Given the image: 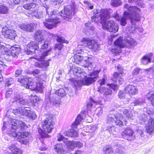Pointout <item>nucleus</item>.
Masks as SVG:
<instances>
[{"instance_id": "nucleus-43", "label": "nucleus", "mask_w": 154, "mask_h": 154, "mask_svg": "<svg viewBox=\"0 0 154 154\" xmlns=\"http://www.w3.org/2000/svg\"><path fill=\"white\" fill-rule=\"evenodd\" d=\"M121 0H111L110 2L111 5L114 7L119 6L122 5Z\"/></svg>"}, {"instance_id": "nucleus-36", "label": "nucleus", "mask_w": 154, "mask_h": 154, "mask_svg": "<svg viewBox=\"0 0 154 154\" xmlns=\"http://www.w3.org/2000/svg\"><path fill=\"white\" fill-rule=\"evenodd\" d=\"M89 25L88 23H86L85 24V26L87 27L88 31H86L85 34L87 35H93L94 33V27L91 26H89Z\"/></svg>"}, {"instance_id": "nucleus-2", "label": "nucleus", "mask_w": 154, "mask_h": 154, "mask_svg": "<svg viewBox=\"0 0 154 154\" xmlns=\"http://www.w3.org/2000/svg\"><path fill=\"white\" fill-rule=\"evenodd\" d=\"M94 15L91 17L92 20L97 22L100 19L103 22L102 23V27L103 29L113 33H116L118 31L119 27L118 25L112 20L105 22L106 20L110 17L109 12L103 10H101L99 13L97 9L94 10Z\"/></svg>"}, {"instance_id": "nucleus-54", "label": "nucleus", "mask_w": 154, "mask_h": 154, "mask_svg": "<svg viewBox=\"0 0 154 154\" xmlns=\"http://www.w3.org/2000/svg\"><path fill=\"white\" fill-rule=\"evenodd\" d=\"M84 3L88 5V7L90 8V9H93V5H92L90 2H89L88 1H85Z\"/></svg>"}, {"instance_id": "nucleus-27", "label": "nucleus", "mask_w": 154, "mask_h": 154, "mask_svg": "<svg viewBox=\"0 0 154 154\" xmlns=\"http://www.w3.org/2000/svg\"><path fill=\"white\" fill-rule=\"evenodd\" d=\"M73 72L74 74L78 78L81 77H85V72H82L80 68L74 66L72 68Z\"/></svg>"}, {"instance_id": "nucleus-29", "label": "nucleus", "mask_w": 154, "mask_h": 154, "mask_svg": "<svg viewBox=\"0 0 154 154\" xmlns=\"http://www.w3.org/2000/svg\"><path fill=\"white\" fill-rule=\"evenodd\" d=\"M9 149L12 152H8L6 154H23V151L22 150L17 148L15 145H11L9 146Z\"/></svg>"}, {"instance_id": "nucleus-3", "label": "nucleus", "mask_w": 154, "mask_h": 154, "mask_svg": "<svg viewBox=\"0 0 154 154\" xmlns=\"http://www.w3.org/2000/svg\"><path fill=\"white\" fill-rule=\"evenodd\" d=\"M28 127L27 125L21 121L15 119H10L7 122H4L3 123V130L7 129L10 132L17 131L18 132L26 129Z\"/></svg>"}, {"instance_id": "nucleus-12", "label": "nucleus", "mask_w": 154, "mask_h": 154, "mask_svg": "<svg viewBox=\"0 0 154 154\" xmlns=\"http://www.w3.org/2000/svg\"><path fill=\"white\" fill-rule=\"evenodd\" d=\"M108 85L109 88H100L98 90L100 93L101 94L104 93V95L106 98H107L108 96H111L112 93V89L114 91H116L118 88V86L116 85L110 84H109Z\"/></svg>"}, {"instance_id": "nucleus-57", "label": "nucleus", "mask_w": 154, "mask_h": 154, "mask_svg": "<svg viewBox=\"0 0 154 154\" xmlns=\"http://www.w3.org/2000/svg\"><path fill=\"white\" fill-rule=\"evenodd\" d=\"M105 79L104 78H103L102 79L99 80L98 81V83L101 86H102L105 84Z\"/></svg>"}, {"instance_id": "nucleus-44", "label": "nucleus", "mask_w": 154, "mask_h": 154, "mask_svg": "<svg viewBox=\"0 0 154 154\" xmlns=\"http://www.w3.org/2000/svg\"><path fill=\"white\" fill-rule=\"evenodd\" d=\"M59 97H63L66 95L64 90L63 89H60L57 90L55 93Z\"/></svg>"}, {"instance_id": "nucleus-60", "label": "nucleus", "mask_w": 154, "mask_h": 154, "mask_svg": "<svg viewBox=\"0 0 154 154\" xmlns=\"http://www.w3.org/2000/svg\"><path fill=\"white\" fill-rule=\"evenodd\" d=\"M119 97L120 98H122L125 97L124 93L122 91H120L119 93Z\"/></svg>"}, {"instance_id": "nucleus-16", "label": "nucleus", "mask_w": 154, "mask_h": 154, "mask_svg": "<svg viewBox=\"0 0 154 154\" xmlns=\"http://www.w3.org/2000/svg\"><path fill=\"white\" fill-rule=\"evenodd\" d=\"M122 69L121 67L118 66V69L120 72V73L115 72L113 74L112 80L117 84L118 83L119 84H121L123 81V80L121 77L123 75V74H124L123 73L121 72Z\"/></svg>"}, {"instance_id": "nucleus-25", "label": "nucleus", "mask_w": 154, "mask_h": 154, "mask_svg": "<svg viewBox=\"0 0 154 154\" xmlns=\"http://www.w3.org/2000/svg\"><path fill=\"white\" fill-rule=\"evenodd\" d=\"M146 131L147 133L150 134L154 132V119L150 118L148 121V124L146 126Z\"/></svg>"}, {"instance_id": "nucleus-7", "label": "nucleus", "mask_w": 154, "mask_h": 154, "mask_svg": "<svg viewBox=\"0 0 154 154\" xmlns=\"http://www.w3.org/2000/svg\"><path fill=\"white\" fill-rule=\"evenodd\" d=\"M75 9V3L74 2H72L71 5H68L64 8V11L62 10L59 13V15L64 19H70L74 14Z\"/></svg>"}, {"instance_id": "nucleus-50", "label": "nucleus", "mask_w": 154, "mask_h": 154, "mask_svg": "<svg viewBox=\"0 0 154 154\" xmlns=\"http://www.w3.org/2000/svg\"><path fill=\"white\" fill-rule=\"evenodd\" d=\"M38 98L36 96H34L32 97L31 100V101L33 103H36L38 101Z\"/></svg>"}, {"instance_id": "nucleus-19", "label": "nucleus", "mask_w": 154, "mask_h": 154, "mask_svg": "<svg viewBox=\"0 0 154 154\" xmlns=\"http://www.w3.org/2000/svg\"><path fill=\"white\" fill-rule=\"evenodd\" d=\"M125 92L130 95H134L136 94L138 92V90L136 87L131 85H128L124 89Z\"/></svg>"}, {"instance_id": "nucleus-41", "label": "nucleus", "mask_w": 154, "mask_h": 154, "mask_svg": "<svg viewBox=\"0 0 154 154\" xmlns=\"http://www.w3.org/2000/svg\"><path fill=\"white\" fill-rule=\"evenodd\" d=\"M54 149L55 151L58 153H64L65 152V150L62 147L61 145H55Z\"/></svg>"}, {"instance_id": "nucleus-47", "label": "nucleus", "mask_w": 154, "mask_h": 154, "mask_svg": "<svg viewBox=\"0 0 154 154\" xmlns=\"http://www.w3.org/2000/svg\"><path fill=\"white\" fill-rule=\"evenodd\" d=\"M147 98L151 100V104L154 106V94L148 93L146 94Z\"/></svg>"}, {"instance_id": "nucleus-45", "label": "nucleus", "mask_w": 154, "mask_h": 154, "mask_svg": "<svg viewBox=\"0 0 154 154\" xmlns=\"http://www.w3.org/2000/svg\"><path fill=\"white\" fill-rule=\"evenodd\" d=\"M49 42L47 41H43L41 44V42L39 44V45H40L41 48L42 49H46L48 47V45Z\"/></svg>"}, {"instance_id": "nucleus-17", "label": "nucleus", "mask_w": 154, "mask_h": 154, "mask_svg": "<svg viewBox=\"0 0 154 154\" xmlns=\"http://www.w3.org/2000/svg\"><path fill=\"white\" fill-rule=\"evenodd\" d=\"M39 44H38L36 42H32L27 45L26 49L27 50V54H32L35 53V50L39 48Z\"/></svg>"}, {"instance_id": "nucleus-46", "label": "nucleus", "mask_w": 154, "mask_h": 154, "mask_svg": "<svg viewBox=\"0 0 154 154\" xmlns=\"http://www.w3.org/2000/svg\"><path fill=\"white\" fill-rule=\"evenodd\" d=\"M144 100L139 98L137 100H135L133 103H131V105L132 106L139 105L143 103H144Z\"/></svg>"}, {"instance_id": "nucleus-11", "label": "nucleus", "mask_w": 154, "mask_h": 154, "mask_svg": "<svg viewBox=\"0 0 154 154\" xmlns=\"http://www.w3.org/2000/svg\"><path fill=\"white\" fill-rule=\"evenodd\" d=\"M18 81L21 83L26 88L34 90L35 84H34V83L32 82L31 79H28L26 76L21 77L18 79Z\"/></svg>"}, {"instance_id": "nucleus-6", "label": "nucleus", "mask_w": 154, "mask_h": 154, "mask_svg": "<svg viewBox=\"0 0 154 154\" xmlns=\"http://www.w3.org/2000/svg\"><path fill=\"white\" fill-rule=\"evenodd\" d=\"M13 113L15 115L21 116H25L33 119H35L37 117L35 113L31 110L29 107H24L21 109H17L14 110Z\"/></svg>"}, {"instance_id": "nucleus-62", "label": "nucleus", "mask_w": 154, "mask_h": 154, "mask_svg": "<svg viewBox=\"0 0 154 154\" xmlns=\"http://www.w3.org/2000/svg\"><path fill=\"white\" fill-rule=\"evenodd\" d=\"M5 54L6 55H8L10 56H12V53L11 49L10 48V50H8L6 51L5 52Z\"/></svg>"}, {"instance_id": "nucleus-51", "label": "nucleus", "mask_w": 154, "mask_h": 154, "mask_svg": "<svg viewBox=\"0 0 154 154\" xmlns=\"http://www.w3.org/2000/svg\"><path fill=\"white\" fill-rule=\"evenodd\" d=\"M108 129L110 133H112L115 131V128L114 126H109L108 127Z\"/></svg>"}, {"instance_id": "nucleus-10", "label": "nucleus", "mask_w": 154, "mask_h": 154, "mask_svg": "<svg viewBox=\"0 0 154 154\" xmlns=\"http://www.w3.org/2000/svg\"><path fill=\"white\" fill-rule=\"evenodd\" d=\"M114 120L116 125L119 126L126 125L127 121L123 119L122 114H118L116 116L114 114H110L107 118V122L110 123Z\"/></svg>"}, {"instance_id": "nucleus-24", "label": "nucleus", "mask_w": 154, "mask_h": 154, "mask_svg": "<svg viewBox=\"0 0 154 154\" xmlns=\"http://www.w3.org/2000/svg\"><path fill=\"white\" fill-rule=\"evenodd\" d=\"M36 79L37 81L35 83L34 90L41 92L45 87V84L43 81L40 78H38Z\"/></svg>"}, {"instance_id": "nucleus-38", "label": "nucleus", "mask_w": 154, "mask_h": 154, "mask_svg": "<svg viewBox=\"0 0 154 154\" xmlns=\"http://www.w3.org/2000/svg\"><path fill=\"white\" fill-rule=\"evenodd\" d=\"M84 59V62L86 63V64L83 66L85 67H87L88 69L90 70L89 66L92 65V61H93V59L91 57H88L87 59Z\"/></svg>"}, {"instance_id": "nucleus-56", "label": "nucleus", "mask_w": 154, "mask_h": 154, "mask_svg": "<svg viewBox=\"0 0 154 154\" xmlns=\"http://www.w3.org/2000/svg\"><path fill=\"white\" fill-rule=\"evenodd\" d=\"M140 70L138 68L134 69L133 72V74L134 75H137L139 73Z\"/></svg>"}, {"instance_id": "nucleus-18", "label": "nucleus", "mask_w": 154, "mask_h": 154, "mask_svg": "<svg viewBox=\"0 0 154 154\" xmlns=\"http://www.w3.org/2000/svg\"><path fill=\"white\" fill-rule=\"evenodd\" d=\"M18 27L23 31L31 32L34 29L35 24L34 23H22L18 25Z\"/></svg>"}, {"instance_id": "nucleus-52", "label": "nucleus", "mask_w": 154, "mask_h": 154, "mask_svg": "<svg viewBox=\"0 0 154 154\" xmlns=\"http://www.w3.org/2000/svg\"><path fill=\"white\" fill-rule=\"evenodd\" d=\"M50 13L47 14L48 15L49 17H51L53 15H54L57 13V11L54 10V11H51L49 12Z\"/></svg>"}, {"instance_id": "nucleus-40", "label": "nucleus", "mask_w": 154, "mask_h": 154, "mask_svg": "<svg viewBox=\"0 0 154 154\" xmlns=\"http://www.w3.org/2000/svg\"><path fill=\"white\" fill-rule=\"evenodd\" d=\"M11 49L12 54V57H16L20 52V49L19 48L12 47Z\"/></svg>"}, {"instance_id": "nucleus-37", "label": "nucleus", "mask_w": 154, "mask_h": 154, "mask_svg": "<svg viewBox=\"0 0 154 154\" xmlns=\"http://www.w3.org/2000/svg\"><path fill=\"white\" fill-rule=\"evenodd\" d=\"M51 51V49H50L45 52H43L39 56H38L36 57V59L39 61H41L44 59L46 56L48 55L49 53Z\"/></svg>"}, {"instance_id": "nucleus-32", "label": "nucleus", "mask_w": 154, "mask_h": 154, "mask_svg": "<svg viewBox=\"0 0 154 154\" xmlns=\"http://www.w3.org/2000/svg\"><path fill=\"white\" fill-rule=\"evenodd\" d=\"M83 119L80 115H78L75 121L71 125V129L76 130L77 128V125H79L80 122Z\"/></svg>"}, {"instance_id": "nucleus-64", "label": "nucleus", "mask_w": 154, "mask_h": 154, "mask_svg": "<svg viewBox=\"0 0 154 154\" xmlns=\"http://www.w3.org/2000/svg\"><path fill=\"white\" fill-rule=\"evenodd\" d=\"M60 100H58L55 99L53 101V103L54 104H60Z\"/></svg>"}, {"instance_id": "nucleus-23", "label": "nucleus", "mask_w": 154, "mask_h": 154, "mask_svg": "<svg viewBox=\"0 0 154 154\" xmlns=\"http://www.w3.org/2000/svg\"><path fill=\"white\" fill-rule=\"evenodd\" d=\"M81 79V78L79 80L73 78L71 79V84L76 90L80 89L81 87L83 85L82 80Z\"/></svg>"}, {"instance_id": "nucleus-14", "label": "nucleus", "mask_w": 154, "mask_h": 154, "mask_svg": "<svg viewBox=\"0 0 154 154\" xmlns=\"http://www.w3.org/2000/svg\"><path fill=\"white\" fill-rule=\"evenodd\" d=\"M7 133L11 136L16 137L19 139V142L22 141V143L24 144H26L24 140V138L27 137L29 135V133L28 132H25L23 133L19 132L17 134V132L14 131H12V132H11L8 130Z\"/></svg>"}, {"instance_id": "nucleus-58", "label": "nucleus", "mask_w": 154, "mask_h": 154, "mask_svg": "<svg viewBox=\"0 0 154 154\" xmlns=\"http://www.w3.org/2000/svg\"><path fill=\"white\" fill-rule=\"evenodd\" d=\"M126 117L128 119H134V116L132 114V113H130L128 114V115H126Z\"/></svg>"}, {"instance_id": "nucleus-28", "label": "nucleus", "mask_w": 154, "mask_h": 154, "mask_svg": "<svg viewBox=\"0 0 154 154\" xmlns=\"http://www.w3.org/2000/svg\"><path fill=\"white\" fill-rule=\"evenodd\" d=\"M63 134L65 136L72 137H76L79 136L78 132L76 130L71 129L69 131H65Z\"/></svg>"}, {"instance_id": "nucleus-9", "label": "nucleus", "mask_w": 154, "mask_h": 154, "mask_svg": "<svg viewBox=\"0 0 154 154\" xmlns=\"http://www.w3.org/2000/svg\"><path fill=\"white\" fill-rule=\"evenodd\" d=\"M99 71L98 70L91 72L89 74L90 77H87L86 73H85V77H81L83 85H88L96 81L97 79L98 74Z\"/></svg>"}, {"instance_id": "nucleus-61", "label": "nucleus", "mask_w": 154, "mask_h": 154, "mask_svg": "<svg viewBox=\"0 0 154 154\" xmlns=\"http://www.w3.org/2000/svg\"><path fill=\"white\" fill-rule=\"evenodd\" d=\"M63 45L62 44H57L55 45V48L58 49L59 50H61L63 47Z\"/></svg>"}, {"instance_id": "nucleus-1", "label": "nucleus", "mask_w": 154, "mask_h": 154, "mask_svg": "<svg viewBox=\"0 0 154 154\" xmlns=\"http://www.w3.org/2000/svg\"><path fill=\"white\" fill-rule=\"evenodd\" d=\"M124 12L123 17H119L116 13L113 15V17L119 22L122 26H125L127 23V20L130 19L132 26H128V31L130 33H133L135 30L136 23L141 20L140 10L136 6L131 7L127 4L124 5Z\"/></svg>"}, {"instance_id": "nucleus-33", "label": "nucleus", "mask_w": 154, "mask_h": 154, "mask_svg": "<svg viewBox=\"0 0 154 154\" xmlns=\"http://www.w3.org/2000/svg\"><path fill=\"white\" fill-rule=\"evenodd\" d=\"M43 12L42 11H33L31 14V16L33 19H40L43 17Z\"/></svg>"}, {"instance_id": "nucleus-30", "label": "nucleus", "mask_w": 154, "mask_h": 154, "mask_svg": "<svg viewBox=\"0 0 154 154\" xmlns=\"http://www.w3.org/2000/svg\"><path fill=\"white\" fill-rule=\"evenodd\" d=\"M153 55V54L150 53L144 55L142 57L141 62L144 65H146L151 63V57Z\"/></svg>"}, {"instance_id": "nucleus-15", "label": "nucleus", "mask_w": 154, "mask_h": 154, "mask_svg": "<svg viewBox=\"0 0 154 154\" xmlns=\"http://www.w3.org/2000/svg\"><path fill=\"white\" fill-rule=\"evenodd\" d=\"M2 32L6 38L12 40L14 39L16 36L14 30L9 29L7 27L2 28Z\"/></svg>"}, {"instance_id": "nucleus-20", "label": "nucleus", "mask_w": 154, "mask_h": 154, "mask_svg": "<svg viewBox=\"0 0 154 154\" xmlns=\"http://www.w3.org/2000/svg\"><path fill=\"white\" fill-rule=\"evenodd\" d=\"M44 31L42 30H38L34 32L35 39L41 44L44 41Z\"/></svg>"}, {"instance_id": "nucleus-13", "label": "nucleus", "mask_w": 154, "mask_h": 154, "mask_svg": "<svg viewBox=\"0 0 154 154\" xmlns=\"http://www.w3.org/2000/svg\"><path fill=\"white\" fill-rule=\"evenodd\" d=\"M60 19L56 17L55 18L46 19L45 21L43 22L45 26L48 29H51L57 26V25L60 23Z\"/></svg>"}, {"instance_id": "nucleus-22", "label": "nucleus", "mask_w": 154, "mask_h": 154, "mask_svg": "<svg viewBox=\"0 0 154 154\" xmlns=\"http://www.w3.org/2000/svg\"><path fill=\"white\" fill-rule=\"evenodd\" d=\"M48 36L50 38H53V39H56L57 41L62 43H68V41L65 40L64 38L60 34L57 33L56 34L52 33H49Z\"/></svg>"}, {"instance_id": "nucleus-34", "label": "nucleus", "mask_w": 154, "mask_h": 154, "mask_svg": "<svg viewBox=\"0 0 154 154\" xmlns=\"http://www.w3.org/2000/svg\"><path fill=\"white\" fill-rule=\"evenodd\" d=\"M49 63L48 60H44L38 63L36 65L37 66L42 68H46L49 66Z\"/></svg>"}, {"instance_id": "nucleus-59", "label": "nucleus", "mask_w": 154, "mask_h": 154, "mask_svg": "<svg viewBox=\"0 0 154 154\" xmlns=\"http://www.w3.org/2000/svg\"><path fill=\"white\" fill-rule=\"evenodd\" d=\"M104 152L105 154H109L110 153L112 152V151L110 148H106L104 150Z\"/></svg>"}, {"instance_id": "nucleus-55", "label": "nucleus", "mask_w": 154, "mask_h": 154, "mask_svg": "<svg viewBox=\"0 0 154 154\" xmlns=\"http://www.w3.org/2000/svg\"><path fill=\"white\" fill-rule=\"evenodd\" d=\"M22 70L21 69L19 68L16 70L15 72V76L18 77L22 73Z\"/></svg>"}, {"instance_id": "nucleus-48", "label": "nucleus", "mask_w": 154, "mask_h": 154, "mask_svg": "<svg viewBox=\"0 0 154 154\" xmlns=\"http://www.w3.org/2000/svg\"><path fill=\"white\" fill-rule=\"evenodd\" d=\"M146 117L147 116L144 113L142 114L139 116V120H140V122L142 123L143 122H144L146 120Z\"/></svg>"}, {"instance_id": "nucleus-8", "label": "nucleus", "mask_w": 154, "mask_h": 154, "mask_svg": "<svg viewBox=\"0 0 154 154\" xmlns=\"http://www.w3.org/2000/svg\"><path fill=\"white\" fill-rule=\"evenodd\" d=\"M81 45L85 46L89 49L96 51L99 48V45L95 40L90 39L89 38L84 37L82 40Z\"/></svg>"}, {"instance_id": "nucleus-26", "label": "nucleus", "mask_w": 154, "mask_h": 154, "mask_svg": "<svg viewBox=\"0 0 154 154\" xmlns=\"http://www.w3.org/2000/svg\"><path fill=\"white\" fill-rule=\"evenodd\" d=\"M133 133V131L131 128H128L124 130L123 133V134L126 135V138L127 140H131L135 138Z\"/></svg>"}, {"instance_id": "nucleus-39", "label": "nucleus", "mask_w": 154, "mask_h": 154, "mask_svg": "<svg viewBox=\"0 0 154 154\" xmlns=\"http://www.w3.org/2000/svg\"><path fill=\"white\" fill-rule=\"evenodd\" d=\"M9 11L8 8L4 5H0V14H8Z\"/></svg>"}, {"instance_id": "nucleus-63", "label": "nucleus", "mask_w": 154, "mask_h": 154, "mask_svg": "<svg viewBox=\"0 0 154 154\" xmlns=\"http://www.w3.org/2000/svg\"><path fill=\"white\" fill-rule=\"evenodd\" d=\"M76 54L79 55V54H84V52L83 50L82 49H80L79 50H77L76 51Z\"/></svg>"}, {"instance_id": "nucleus-5", "label": "nucleus", "mask_w": 154, "mask_h": 154, "mask_svg": "<svg viewBox=\"0 0 154 154\" xmlns=\"http://www.w3.org/2000/svg\"><path fill=\"white\" fill-rule=\"evenodd\" d=\"M128 43L131 45L135 44L134 40L129 37L125 38V40H123L122 37H120L114 42V45L112 46V51L115 54L121 52V48L124 47L125 46V43Z\"/></svg>"}, {"instance_id": "nucleus-4", "label": "nucleus", "mask_w": 154, "mask_h": 154, "mask_svg": "<svg viewBox=\"0 0 154 154\" xmlns=\"http://www.w3.org/2000/svg\"><path fill=\"white\" fill-rule=\"evenodd\" d=\"M53 119L49 117L46 118L42 123V127L44 130L41 128L38 129V132L42 137H48L49 135L46 133H50L54 128V123Z\"/></svg>"}, {"instance_id": "nucleus-31", "label": "nucleus", "mask_w": 154, "mask_h": 154, "mask_svg": "<svg viewBox=\"0 0 154 154\" xmlns=\"http://www.w3.org/2000/svg\"><path fill=\"white\" fill-rule=\"evenodd\" d=\"M14 98V100L12 101L13 102H18L20 104L24 105L26 104L28 102L27 100L21 98L20 95L19 94H15Z\"/></svg>"}, {"instance_id": "nucleus-21", "label": "nucleus", "mask_w": 154, "mask_h": 154, "mask_svg": "<svg viewBox=\"0 0 154 154\" xmlns=\"http://www.w3.org/2000/svg\"><path fill=\"white\" fill-rule=\"evenodd\" d=\"M57 140L58 141H62L65 144H80L79 142L70 141L63 137L60 134H59L57 136Z\"/></svg>"}, {"instance_id": "nucleus-35", "label": "nucleus", "mask_w": 154, "mask_h": 154, "mask_svg": "<svg viewBox=\"0 0 154 154\" xmlns=\"http://www.w3.org/2000/svg\"><path fill=\"white\" fill-rule=\"evenodd\" d=\"M85 57V58H86L85 55L82 56L77 54H75L74 55V62L76 63L79 64L84 59L83 57Z\"/></svg>"}, {"instance_id": "nucleus-42", "label": "nucleus", "mask_w": 154, "mask_h": 154, "mask_svg": "<svg viewBox=\"0 0 154 154\" xmlns=\"http://www.w3.org/2000/svg\"><path fill=\"white\" fill-rule=\"evenodd\" d=\"M134 2H135L137 5L140 7L144 8V4L142 0H128V2L130 3H133Z\"/></svg>"}, {"instance_id": "nucleus-49", "label": "nucleus", "mask_w": 154, "mask_h": 154, "mask_svg": "<svg viewBox=\"0 0 154 154\" xmlns=\"http://www.w3.org/2000/svg\"><path fill=\"white\" fill-rule=\"evenodd\" d=\"M12 89H9L6 92L5 94V96L6 98H8L10 97L12 93Z\"/></svg>"}, {"instance_id": "nucleus-53", "label": "nucleus", "mask_w": 154, "mask_h": 154, "mask_svg": "<svg viewBox=\"0 0 154 154\" xmlns=\"http://www.w3.org/2000/svg\"><path fill=\"white\" fill-rule=\"evenodd\" d=\"M44 6L46 9L47 14L50 13L49 12L50 11H54V10H53L51 8H49L48 5H45V6L44 5Z\"/></svg>"}]
</instances>
